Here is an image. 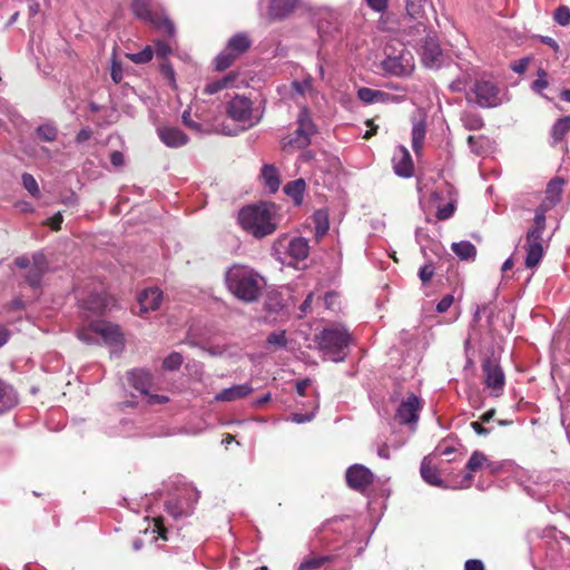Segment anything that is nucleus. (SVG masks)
Returning a JSON list of instances; mask_svg holds the SVG:
<instances>
[{
	"instance_id": "f257e3e1",
	"label": "nucleus",
	"mask_w": 570,
	"mask_h": 570,
	"mask_svg": "<svg viewBox=\"0 0 570 570\" xmlns=\"http://www.w3.org/2000/svg\"><path fill=\"white\" fill-rule=\"evenodd\" d=\"M237 222L254 238H265L277 229L278 206L272 202L246 205L239 209Z\"/></svg>"
},
{
	"instance_id": "f03ea898",
	"label": "nucleus",
	"mask_w": 570,
	"mask_h": 570,
	"mask_svg": "<svg viewBox=\"0 0 570 570\" xmlns=\"http://www.w3.org/2000/svg\"><path fill=\"white\" fill-rule=\"evenodd\" d=\"M228 289L240 301L255 302L266 285L263 276L245 265H234L226 273Z\"/></svg>"
},
{
	"instance_id": "7ed1b4c3",
	"label": "nucleus",
	"mask_w": 570,
	"mask_h": 570,
	"mask_svg": "<svg viewBox=\"0 0 570 570\" xmlns=\"http://www.w3.org/2000/svg\"><path fill=\"white\" fill-rule=\"evenodd\" d=\"M350 342V334L344 327L325 328L318 336L320 348L333 362L345 358Z\"/></svg>"
},
{
	"instance_id": "20e7f679",
	"label": "nucleus",
	"mask_w": 570,
	"mask_h": 570,
	"mask_svg": "<svg viewBox=\"0 0 570 570\" xmlns=\"http://www.w3.org/2000/svg\"><path fill=\"white\" fill-rule=\"evenodd\" d=\"M422 406V401L416 394L407 393L395 410L394 421L405 426L410 434H413L417 429Z\"/></svg>"
},
{
	"instance_id": "39448f33",
	"label": "nucleus",
	"mask_w": 570,
	"mask_h": 570,
	"mask_svg": "<svg viewBox=\"0 0 570 570\" xmlns=\"http://www.w3.org/2000/svg\"><path fill=\"white\" fill-rule=\"evenodd\" d=\"M198 499L199 491L188 484L178 491L177 498L166 501L165 508L170 517L178 520L193 513Z\"/></svg>"
},
{
	"instance_id": "423d86ee",
	"label": "nucleus",
	"mask_w": 570,
	"mask_h": 570,
	"mask_svg": "<svg viewBox=\"0 0 570 570\" xmlns=\"http://www.w3.org/2000/svg\"><path fill=\"white\" fill-rule=\"evenodd\" d=\"M227 115L235 121L243 124V129L250 128L261 120L259 115H255L253 102L245 96H235L226 107Z\"/></svg>"
},
{
	"instance_id": "0eeeda50",
	"label": "nucleus",
	"mask_w": 570,
	"mask_h": 570,
	"mask_svg": "<svg viewBox=\"0 0 570 570\" xmlns=\"http://www.w3.org/2000/svg\"><path fill=\"white\" fill-rule=\"evenodd\" d=\"M129 385L146 399L148 404H163L168 402V397L149 392L153 386V375L145 368H135L127 373Z\"/></svg>"
},
{
	"instance_id": "6e6552de",
	"label": "nucleus",
	"mask_w": 570,
	"mask_h": 570,
	"mask_svg": "<svg viewBox=\"0 0 570 570\" xmlns=\"http://www.w3.org/2000/svg\"><path fill=\"white\" fill-rule=\"evenodd\" d=\"M375 474L365 465L355 463L345 471L346 485L361 494H365L373 484Z\"/></svg>"
},
{
	"instance_id": "1a4fd4ad",
	"label": "nucleus",
	"mask_w": 570,
	"mask_h": 570,
	"mask_svg": "<svg viewBox=\"0 0 570 570\" xmlns=\"http://www.w3.org/2000/svg\"><path fill=\"white\" fill-rule=\"evenodd\" d=\"M473 91L479 106L483 108L498 107L503 102L501 89L490 80H479L474 83Z\"/></svg>"
},
{
	"instance_id": "9d476101",
	"label": "nucleus",
	"mask_w": 570,
	"mask_h": 570,
	"mask_svg": "<svg viewBox=\"0 0 570 570\" xmlns=\"http://www.w3.org/2000/svg\"><path fill=\"white\" fill-rule=\"evenodd\" d=\"M483 383L492 390L493 396H500L505 385V376L500 364L490 357L482 361Z\"/></svg>"
},
{
	"instance_id": "9b49d317",
	"label": "nucleus",
	"mask_w": 570,
	"mask_h": 570,
	"mask_svg": "<svg viewBox=\"0 0 570 570\" xmlns=\"http://www.w3.org/2000/svg\"><path fill=\"white\" fill-rule=\"evenodd\" d=\"M421 61L424 67L438 69L444 62L443 51L434 37L428 35L421 48Z\"/></svg>"
},
{
	"instance_id": "f8f14e48",
	"label": "nucleus",
	"mask_w": 570,
	"mask_h": 570,
	"mask_svg": "<svg viewBox=\"0 0 570 570\" xmlns=\"http://www.w3.org/2000/svg\"><path fill=\"white\" fill-rule=\"evenodd\" d=\"M22 157L21 159L27 163H32L37 166H45L50 160L53 159V156L49 148L45 145H21Z\"/></svg>"
},
{
	"instance_id": "ddd939ff",
	"label": "nucleus",
	"mask_w": 570,
	"mask_h": 570,
	"mask_svg": "<svg viewBox=\"0 0 570 570\" xmlns=\"http://www.w3.org/2000/svg\"><path fill=\"white\" fill-rule=\"evenodd\" d=\"M91 327L100 342L107 344H120L122 341V335L118 325L106 321H96L91 323Z\"/></svg>"
},
{
	"instance_id": "4468645a",
	"label": "nucleus",
	"mask_w": 570,
	"mask_h": 570,
	"mask_svg": "<svg viewBox=\"0 0 570 570\" xmlns=\"http://www.w3.org/2000/svg\"><path fill=\"white\" fill-rule=\"evenodd\" d=\"M163 299V293L157 287H150L142 291L138 295V314L140 316H145L146 313L150 311H156L159 308Z\"/></svg>"
},
{
	"instance_id": "2eb2a0df",
	"label": "nucleus",
	"mask_w": 570,
	"mask_h": 570,
	"mask_svg": "<svg viewBox=\"0 0 570 570\" xmlns=\"http://www.w3.org/2000/svg\"><path fill=\"white\" fill-rule=\"evenodd\" d=\"M338 554L324 553V554H312L303 560L296 568V570H317L324 568L328 570L332 564L336 562Z\"/></svg>"
},
{
	"instance_id": "dca6fc26",
	"label": "nucleus",
	"mask_w": 570,
	"mask_h": 570,
	"mask_svg": "<svg viewBox=\"0 0 570 570\" xmlns=\"http://www.w3.org/2000/svg\"><path fill=\"white\" fill-rule=\"evenodd\" d=\"M394 47V76H410L414 70V56L410 50L402 46L397 56Z\"/></svg>"
},
{
	"instance_id": "f3484780",
	"label": "nucleus",
	"mask_w": 570,
	"mask_h": 570,
	"mask_svg": "<svg viewBox=\"0 0 570 570\" xmlns=\"http://www.w3.org/2000/svg\"><path fill=\"white\" fill-rule=\"evenodd\" d=\"M298 0H269L267 16L271 20H282L294 11Z\"/></svg>"
},
{
	"instance_id": "a211bd4d",
	"label": "nucleus",
	"mask_w": 570,
	"mask_h": 570,
	"mask_svg": "<svg viewBox=\"0 0 570 570\" xmlns=\"http://www.w3.org/2000/svg\"><path fill=\"white\" fill-rule=\"evenodd\" d=\"M253 392V386L249 383L233 385L230 387L223 389L215 395L217 402H233L243 397H246Z\"/></svg>"
},
{
	"instance_id": "6ab92c4d",
	"label": "nucleus",
	"mask_w": 570,
	"mask_h": 570,
	"mask_svg": "<svg viewBox=\"0 0 570 570\" xmlns=\"http://www.w3.org/2000/svg\"><path fill=\"white\" fill-rule=\"evenodd\" d=\"M566 180L561 177L551 179L546 189V199L540 207L547 210L553 207L561 198Z\"/></svg>"
},
{
	"instance_id": "aec40b11",
	"label": "nucleus",
	"mask_w": 570,
	"mask_h": 570,
	"mask_svg": "<svg viewBox=\"0 0 570 570\" xmlns=\"http://www.w3.org/2000/svg\"><path fill=\"white\" fill-rule=\"evenodd\" d=\"M297 140L303 139L309 141L313 136L316 134V126L311 119V116L307 109H302L297 117Z\"/></svg>"
},
{
	"instance_id": "412c9836",
	"label": "nucleus",
	"mask_w": 570,
	"mask_h": 570,
	"mask_svg": "<svg viewBox=\"0 0 570 570\" xmlns=\"http://www.w3.org/2000/svg\"><path fill=\"white\" fill-rule=\"evenodd\" d=\"M421 475L423 480L433 487L444 488L439 469L432 463L431 455L424 456L421 463Z\"/></svg>"
},
{
	"instance_id": "4be33fe9",
	"label": "nucleus",
	"mask_w": 570,
	"mask_h": 570,
	"mask_svg": "<svg viewBox=\"0 0 570 570\" xmlns=\"http://www.w3.org/2000/svg\"><path fill=\"white\" fill-rule=\"evenodd\" d=\"M546 212L547 209L543 207L537 208L533 226L528 230L525 240L543 242V233L546 230Z\"/></svg>"
},
{
	"instance_id": "5701e85b",
	"label": "nucleus",
	"mask_w": 570,
	"mask_h": 570,
	"mask_svg": "<svg viewBox=\"0 0 570 570\" xmlns=\"http://www.w3.org/2000/svg\"><path fill=\"white\" fill-rule=\"evenodd\" d=\"M524 249L527 252L524 264L528 268L537 267L543 257V242L525 240Z\"/></svg>"
},
{
	"instance_id": "b1692460",
	"label": "nucleus",
	"mask_w": 570,
	"mask_h": 570,
	"mask_svg": "<svg viewBox=\"0 0 570 570\" xmlns=\"http://www.w3.org/2000/svg\"><path fill=\"white\" fill-rule=\"evenodd\" d=\"M287 254L295 261H304L309 254V244L305 237H294L287 245Z\"/></svg>"
},
{
	"instance_id": "393cba45",
	"label": "nucleus",
	"mask_w": 570,
	"mask_h": 570,
	"mask_svg": "<svg viewBox=\"0 0 570 570\" xmlns=\"http://www.w3.org/2000/svg\"><path fill=\"white\" fill-rule=\"evenodd\" d=\"M18 396L12 386L0 380V415L14 407Z\"/></svg>"
},
{
	"instance_id": "a878e982",
	"label": "nucleus",
	"mask_w": 570,
	"mask_h": 570,
	"mask_svg": "<svg viewBox=\"0 0 570 570\" xmlns=\"http://www.w3.org/2000/svg\"><path fill=\"white\" fill-rule=\"evenodd\" d=\"M426 116L423 110L416 109L412 116V142H422L425 138Z\"/></svg>"
},
{
	"instance_id": "bb28decb",
	"label": "nucleus",
	"mask_w": 570,
	"mask_h": 570,
	"mask_svg": "<svg viewBox=\"0 0 570 570\" xmlns=\"http://www.w3.org/2000/svg\"><path fill=\"white\" fill-rule=\"evenodd\" d=\"M400 151L402 156L399 163L394 166V174L404 178L412 177L414 174V164L412 157L410 153L404 148V146H401Z\"/></svg>"
},
{
	"instance_id": "cd10ccee",
	"label": "nucleus",
	"mask_w": 570,
	"mask_h": 570,
	"mask_svg": "<svg viewBox=\"0 0 570 570\" xmlns=\"http://www.w3.org/2000/svg\"><path fill=\"white\" fill-rule=\"evenodd\" d=\"M250 45L252 41L246 33H237L228 40L226 48L238 58L249 49Z\"/></svg>"
},
{
	"instance_id": "c85d7f7f",
	"label": "nucleus",
	"mask_w": 570,
	"mask_h": 570,
	"mask_svg": "<svg viewBox=\"0 0 570 570\" xmlns=\"http://www.w3.org/2000/svg\"><path fill=\"white\" fill-rule=\"evenodd\" d=\"M305 187V180L298 178L287 183L284 187V193L293 199L295 205L299 206L303 203Z\"/></svg>"
},
{
	"instance_id": "c756f323",
	"label": "nucleus",
	"mask_w": 570,
	"mask_h": 570,
	"mask_svg": "<svg viewBox=\"0 0 570 570\" xmlns=\"http://www.w3.org/2000/svg\"><path fill=\"white\" fill-rule=\"evenodd\" d=\"M262 178L264 180V185L271 193H276L278 190L281 180L278 170L275 166L264 165L262 168Z\"/></svg>"
},
{
	"instance_id": "7c9ffc66",
	"label": "nucleus",
	"mask_w": 570,
	"mask_h": 570,
	"mask_svg": "<svg viewBox=\"0 0 570 570\" xmlns=\"http://www.w3.org/2000/svg\"><path fill=\"white\" fill-rule=\"evenodd\" d=\"M357 97L365 104L384 102L389 100V94L366 87L358 89Z\"/></svg>"
},
{
	"instance_id": "2f4dec72",
	"label": "nucleus",
	"mask_w": 570,
	"mask_h": 570,
	"mask_svg": "<svg viewBox=\"0 0 570 570\" xmlns=\"http://www.w3.org/2000/svg\"><path fill=\"white\" fill-rule=\"evenodd\" d=\"M159 138L163 142H186V135L176 127H165L159 129Z\"/></svg>"
},
{
	"instance_id": "473e14b6",
	"label": "nucleus",
	"mask_w": 570,
	"mask_h": 570,
	"mask_svg": "<svg viewBox=\"0 0 570 570\" xmlns=\"http://www.w3.org/2000/svg\"><path fill=\"white\" fill-rule=\"evenodd\" d=\"M82 307L94 314H101L106 308V298L101 294L94 293L83 301Z\"/></svg>"
},
{
	"instance_id": "72a5a7b5",
	"label": "nucleus",
	"mask_w": 570,
	"mask_h": 570,
	"mask_svg": "<svg viewBox=\"0 0 570 570\" xmlns=\"http://www.w3.org/2000/svg\"><path fill=\"white\" fill-rule=\"evenodd\" d=\"M570 132V115L559 118L551 128V136L554 141L562 140Z\"/></svg>"
},
{
	"instance_id": "f704fd0d",
	"label": "nucleus",
	"mask_w": 570,
	"mask_h": 570,
	"mask_svg": "<svg viewBox=\"0 0 570 570\" xmlns=\"http://www.w3.org/2000/svg\"><path fill=\"white\" fill-rule=\"evenodd\" d=\"M452 250L461 259H469L476 255L475 246L472 243L466 242V240L460 242V243H453Z\"/></svg>"
},
{
	"instance_id": "c9c22d12",
	"label": "nucleus",
	"mask_w": 570,
	"mask_h": 570,
	"mask_svg": "<svg viewBox=\"0 0 570 570\" xmlns=\"http://www.w3.org/2000/svg\"><path fill=\"white\" fill-rule=\"evenodd\" d=\"M134 14L145 21H154V14L149 9L148 0H134L131 4Z\"/></svg>"
},
{
	"instance_id": "e433bc0d",
	"label": "nucleus",
	"mask_w": 570,
	"mask_h": 570,
	"mask_svg": "<svg viewBox=\"0 0 570 570\" xmlns=\"http://www.w3.org/2000/svg\"><path fill=\"white\" fill-rule=\"evenodd\" d=\"M313 220L315 224V234L318 237L324 236L330 227L328 216L326 210H316L313 215Z\"/></svg>"
},
{
	"instance_id": "4c0bfd02",
	"label": "nucleus",
	"mask_w": 570,
	"mask_h": 570,
	"mask_svg": "<svg viewBox=\"0 0 570 570\" xmlns=\"http://www.w3.org/2000/svg\"><path fill=\"white\" fill-rule=\"evenodd\" d=\"M237 57L225 48L215 59L216 69L224 71L229 68Z\"/></svg>"
},
{
	"instance_id": "58836bf2",
	"label": "nucleus",
	"mask_w": 570,
	"mask_h": 570,
	"mask_svg": "<svg viewBox=\"0 0 570 570\" xmlns=\"http://www.w3.org/2000/svg\"><path fill=\"white\" fill-rule=\"evenodd\" d=\"M426 0H406V12L413 19L422 18Z\"/></svg>"
},
{
	"instance_id": "ea45409f",
	"label": "nucleus",
	"mask_w": 570,
	"mask_h": 570,
	"mask_svg": "<svg viewBox=\"0 0 570 570\" xmlns=\"http://www.w3.org/2000/svg\"><path fill=\"white\" fill-rule=\"evenodd\" d=\"M461 120L468 130H478L483 126L482 118L475 112H464Z\"/></svg>"
},
{
	"instance_id": "a19ab883",
	"label": "nucleus",
	"mask_w": 570,
	"mask_h": 570,
	"mask_svg": "<svg viewBox=\"0 0 570 570\" xmlns=\"http://www.w3.org/2000/svg\"><path fill=\"white\" fill-rule=\"evenodd\" d=\"M487 461H488V459H487V456H485L482 452H480V451H474V452L471 454V456H470V459H469V461H468V463H466L465 468H466L470 472H476V471H479V470L484 465V463H485Z\"/></svg>"
},
{
	"instance_id": "79ce46f5",
	"label": "nucleus",
	"mask_w": 570,
	"mask_h": 570,
	"mask_svg": "<svg viewBox=\"0 0 570 570\" xmlns=\"http://www.w3.org/2000/svg\"><path fill=\"white\" fill-rule=\"evenodd\" d=\"M287 338L285 331H274L271 332L266 338L267 345H274L277 348H286L287 347Z\"/></svg>"
},
{
	"instance_id": "37998d69",
	"label": "nucleus",
	"mask_w": 570,
	"mask_h": 570,
	"mask_svg": "<svg viewBox=\"0 0 570 570\" xmlns=\"http://www.w3.org/2000/svg\"><path fill=\"white\" fill-rule=\"evenodd\" d=\"M37 135L46 141H53L58 138V130L51 124H43L37 128Z\"/></svg>"
},
{
	"instance_id": "c03bdc74",
	"label": "nucleus",
	"mask_w": 570,
	"mask_h": 570,
	"mask_svg": "<svg viewBox=\"0 0 570 570\" xmlns=\"http://www.w3.org/2000/svg\"><path fill=\"white\" fill-rule=\"evenodd\" d=\"M77 337L89 345L100 344L99 337H97V334H95L91 324L89 327H82L77 331Z\"/></svg>"
},
{
	"instance_id": "a18cd8bd",
	"label": "nucleus",
	"mask_w": 570,
	"mask_h": 570,
	"mask_svg": "<svg viewBox=\"0 0 570 570\" xmlns=\"http://www.w3.org/2000/svg\"><path fill=\"white\" fill-rule=\"evenodd\" d=\"M183 355L178 352H171L163 361V367L167 371H176L183 364Z\"/></svg>"
},
{
	"instance_id": "49530a36",
	"label": "nucleus",
	"mask_w": 570,
	"mask_h": 570,
	"mask_svg": "<svg viewBox=\"0 0 570 570\" xmlns=\"http://www.w3.org/2000/svg\"><path fill=\"white\" fill-rule=\"evenodd\" d=\"M23 187L28 190V193L33 197L40 196V189L37 180L31 174L24 173L21 177Z\"/></svg>"
},
{
	"instance_id": "de8ad7c7",
	"label": "nucleus",
	"mask_w": 570,
	"mask_h": 570,
	"mask_svg": "<svg viewBox=\"0 0 570 570\" xmlns=\"http://www.w3.org/2000/svg\"><path fill=\"white\" fill-rule=\"evenodd\" d=\"M153 56L154 50L150 46L145 47L139 52L127 55V57L135 63H146L151 60Z\"/></svg>"
},
{
	"instance_id": "09e8293b",
	"label": "nucleus",
	"mask_w": 570,
	"mask_h": 570,
	"mask_svg": "<svg viewBox=\"0 0 570 570\" xmlns=\"http://www.w3.org/2000/svg\"><path fill=\"white\" fill-rule=\"evenodd\" d=\"M317 409H318V402L315 401L314 405H313V410L311 412H307V413H293L291 415L289 420L292 422H294V423H297V424H303V423L311 422L315 417Z\"/></svg>"
},
{
	"instance_id": "8fccbe9b",
	"label": "nucleus",
	"mask_w": 570,
	"mask_h": 570,
	"mask_svg": "<svg viewBox=\"0 0 570 570\" xmlns=\"http://www.w3.org/2000/svg\"><path fill=\"white\" fill-rule=\"evenodd\" d=\"M230 81V77H224L223 79L212 81L205 86L204 92L206 95H214L226 88Z\"/></svg>"
},
{
	"instance_id": "3c124183",
	"label": "nucleus",
	"mask_w": 570,
	"mask_h": 570,
	"mask_svg": "<svg viewBox=\"0 0 570 570\" xmlns=\"http://www.w3.org/2000/svg\"><path fill=\"white\" fill-rule=\"evenodd\" d=\"M554 21L566 27L570 23V9L567 6H559L553 13Z\"/></svg>"
},
{
	"instance_id": "603ef678",
	"label": "nucleus",
	"mask_w": 570,
	"mask_h": 570,
	"mask_svg": "<svg viewBox=\"0 0 570 570\" xmlns=\"http://www.w3.org/2000/svg\"><path fill=\"white\" fill-rule=\"evenodd\" d=\"M45 275V272L35 267H30L27 273L26 281L31 287H38L41 284V279Z\"/></svg>"
},
{
	"instance_id": "864d4df0",
	"label": "nucleus",
	"mask_w": 570,
	"mask_h": 570,
	"mask_svg": "<svg viewBox=\"0 0 570 570\" xmlns=\"http://www.w3.org/2000/svg\"><path fill=\"white\" fill-rule=\"evenodd\" d=\"M150 22L154 23L158 29L163 30L169 37L174 36L175 27L174 23L168 18L154 17V21Z\"/></svg>"
},
{
	"instance_id": "5fc2aeb1",
	"label": "nucleus",
	"mask_w": 570,
	"mask_h": 570,
	"mask_svg": "<svg viewBox=\"0 0 570 570\" xmlns=\"http://www.w3.org/2000/svg\"><path fill=\"white\" fill-rule=\"evenodd\" d=\"M455 212V206L453 203H448L446 205L440 207L436 212V218L440 220L449 219L453 216Z\"/></svg>"
},
{
	"instance_id": "6e6d98bb",
	"label": "nucleus",
	"mask_w": 570,
	"mask_h": 570,
	"mask_svg": "<svg viewBox=\"0 0 570 570\" xmlns=\"http://www.w3.org/2000/svg\"><path fill=\"white\" fill-rule=\"evenodd\" d=\"M157 58L165 59L171 53V48L168 43L164 41H156L155 42V51Z\"/></svg>"
},
{
	"instance_id": "4d7b16f0",
	"label": "nucleus",
	"mask_w": 570,
	"mask_h": 570,
	"mask_svg": "<svg viewBox=\"0 0 570 570\" xmlns=\"http://www.w3.org/2000/svg\"><path fill=\"white\" fill-rule=\"evenodd\" d=\"M32 267L41 269L46 273L48 269V262L43 253L38 252L32 255Z\"/></svg>"
},
{
	"instance_id": "13d9d810",
	"label": "nucleus",
	"mask_w": 570,
	"mask_h": 570,
	"mask_svg": "<svg viewBox=\"0 0 570 570\" xmlns=\"http://www.w3.org/2000/svg\"><path fill=\"white\" fill-rule=\"evenodd\" d=\"M531 58L530 57H524V58H521L519 60H515L511 63L510 68L518 75H522L525 72L528 66H529V62H530Z\"/></svg>"
},
{
	"instance_id": "bf43d9fd",
	"label": "nucleus",
	"mask_w": 570,
	"mask_h": 570,
	"mask_svg": "<svg viewBox=\"0 0 570 570\" xmlns=\"http://www.w3.org/2000/svg\"><path fill=\"white\" fill-rule=\"evenodd\" d=\"M434 275V266L432 264H425L422 266L419 271V277L422 281V283H428L432 279Z\"/></svg>"
},
{
	"instance_id": "052dcab7",
	"label": "nucleus",
	"mask_w": 570,
	"mask_h": 570,
	"mask_svg": "<svg viewBox=\"0 0 570 570\" xmlns=\"http://www.w3.org/2000/svg\"><path fill=\"white\" fill-rule=\"evenodd\" d=\"M110 76L115 83H119L122 80V67L116 59H112Z\"/></svg>"
},
{
	"instance_id": "680f3d73",
	"label": "nucleus",
	"mask_w": 570,
	"mask_h": 570,
	"mask_svg": "<svg viewBox=\"0 0 570 570\" xmlns=\"http://www.w3.org/2000/svg\"><path fill=\"white\" fill-rule=\"evenodd\" d=\"M455 451H456V449L454 446H451V445H439L434 450L433 454L438 455V456H445V458H448V461L450 462V461L453 460L451 458V455L453 453H455Z\"/></svg>"
},
{
	"instance_id": "e2e57ef3",
	"label": "nucleus",
	"mask_w": 570,
	"mask_h": 570,
	"mask_svg": "<svg viewBox=\"0 0 570 570\" xmlns=\"http://www.w3.org/2000/svg\"><path fill=\"white\" fill-rule=\"evenodd\" d=\"M453 302H454V296L452 294H446L438 303L436 311L439 313H445L452 306Z\"/></svg>"
},
{
	"instance_id": "0e129e2a",
	"label": "nucleus",
	"mask_w": 570,
	"mask_h": 570,
	"mask_svg": "<svg viewBox=\"0 0 570 570\" xmlns=\"http://www.w3.org/2000/svg\"><path fill=\"white\" fill-rule=\"evenodd\" d=\"M160 72L166 79L169 80V82H175V71L168 61H163L160 63Z\"/></svg>"
},
{
	"instance_id": "69168bd1",
	"label": "nucleus",
	"mask_w": 570,
	"mask_h": 570,
	"mask_svg": "<svg viewBox=\"0 0 570 570\" xmlns=\"http://www.w3.org/2000/svg\"><path fill=\"white\" fill-rule=\"evenodd\" d=\"M120 424H121V431L119 432L120 435L126 436V438L138 435L137 432L132 431L134 423L130 420H122L120 422Z\"/></svg>"
},
{
	"instance_id": "338daca9",
	"label": "nucleus",
	"mask_w": 570,
	"mask_h": 570,
	"mask_svg": "<svg viewBox=\"0 0 570 570\" xmlns=\"http://www.w3.org/2000/svg\"><path fill=\"white\" fill-rule=\"evenodd\" d=\"M186 127L194 131V132H208L210 131V127L209 125L207 124H202V122H197L195 120H190L188 125H186Z\"/></svg>"
},
{
	"instance_id": "774afa93",
	"label": "nucleus",
	"mask_w": 570,
	"mask_h": 570,
	"mask_svg": "<svg viewBox=\"0 0 570 570\" xmlns=\"http://www.w3.org/2000/svg\"><path fill=\"white\" fill-rule=\"evenodd\" d=\"M464 570H484V564L481 560L470 559L465 562Z\"/></svg>"
}]
</instances>
